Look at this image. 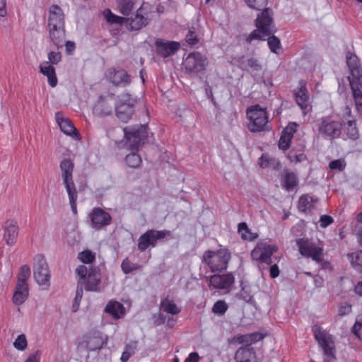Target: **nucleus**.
Listing matches in <instances>:
<instances>
[{
	"label": "nucleus",
	"instance_id": "c756f323",
	"mask_svg": "<svg viewBox=\"0 0 362 362\" xmlns=\"http://www.w3.org/2000/svg\"><path fill=\"white\" fill-rule=\"evenodd\" d=\"M40 72L46 76L48 78V82L51 87L54 88L57 83V79L55 74V69L52 64L48 62H43L40 65Z\"/></svg>",
	"mask_w": 362,
	"mask_h": 362
},
{
	"label": "nucleus",
	"instance_id": "cd10ccee",
	"mask_svg": "<svg viewBox=\"0 0 362 362\" xmlns=\"http://www.w3.org/2000/svg\"><path fill=\"white\" fill-rule=\"evenodd\" d=\"M4 238L8 245L16 243L18 235V226L13 221H7L4 225Z\"/></svg>",
	"mask_w": 362,
	"mask_h": 362
},
{
	"label": "nucleus",
	"instance_id": "6e6552de",
	"mask_svg": "<svg viewBox=\"0 0 362 362\" xmlns=\"http://www.w3.org/2000/svg\"><path fill=\"white\" fill-rule=\"evenodd\" d=\"M117 95L114 93L105 92L101 94L93 105V114L99 117H106L112 115Z\"/></svg>",
	"mask_w": 362,
	"mask_h": 362
},
{
	"label": "nucleus",
	"instance_id": "5fc2aeb1",
	"mask_svg": "<svg viewBox=\"0 0 362 362\" xmlns=\"http://www.w3.org/2000/svg\"><path fill=\"white\" fill-rule=\"evenodd\" d=\"M230 344H246L248 346V337L247 334H237L234 336L229 341Z\"/></svg>",
	"mask_w": 362,
	"mask_h": 362
},
{
	"label": "nucleus",
	"instance_id": "49530a36",
	"mask_svg": "<svg viewBox=\"0 0 362 362\" xmlns=\"http://www.w3.org/2000/svg\"><path fill=\"white\" fill-rule=\"evenodd\" d=\"M121 267L124 273L129 274L139 269L140 266L132 262L128 258H126L122 261Z\"/></svg>",
	"mask_w": 362,
	"mask_h": 362
},
{
	"label": "nucleus",
	"instance_id": "a18cd8bd",
	"mask_svg": "<svg viewBox=\"0 0 362 362\" xmlns=\"http://www.w3.org/2000/svg\"><path fill=\"white\" fill-rule=\"evenodd\" d=\"M30 274V268L28 265L24 264L21 266L17 277V282L28 283Z\"/></svg>",
	"mask_w": 362,
	"mask_h": 362
},
{
	"label": "nucleus",
	"instance_id": "338daca9",
	"mask_svg": "<svg viewBox=\"0 0 362 362\" xmlns=\"http://www.w3.org/2000/svg\"><path fill=\"white\" fill-rule=\"evenodd\" d=\"M269 274L272 279L276 278L279 275V269L276 264L270 267Z\"/></svg>",
	"mask_w": 362,
	"mask_h": 362
},
{
	"label": "nucleus",
	"instance_id": "dca6fc26",
	"mask_svg": "<svg viewBox=\"0 0 362 362\" xmlns=\"http://www.w3.org/2000/svg\"><path fill=\"white\" fill-rule=\"evenodd\" d=\"M341 123L330 117H324L319 125V132L325 137L335 139L340 136Z\"/></svg>",
	"mask_w": 362,
	"mask_h": 362
},
{
	"label": "nucleus",
	"instance_id": "9d476101",
	"mask_svg": "<svg viewBox=\"0 0 362 362\" xmlns=\"http://www.w3.org/2000/svg\"><path fill=\"white\" fill-rule=\"evenodd\" d=\"M170 235V232L167 230H148L139 237L138 240V249L141 252H144L149 247H154L158 240L163 239Z\"/></svg>",
	"mask_w": 362,
	"mask_h": 362
},
{
	"label": "nucleus",
	"instance_id": "423d86ee",
	"mask_svg": "<svg viewBox=\"0 0 362 362\" xmlns=\"http://www.w3.org/2000/svg\"><path fill=\"white\" fill-rule=\"evenodd\" d=\"M314 337L323 351L325 362H334L335 344L332 335L322 329L320 326L313 327Z\"/></svg>",
	"mask_w": 362,
	"mask_h": 362
},
{
	"label": "nucleus",
	"instance_id": "f8f14e48",
	"mask_svg": "<svg viewBox=\"0 0 362 362\" xmlns=\"http://www.w3.org/2000/svg\"><path fill=\"white\" fill-rule=\"evenodd\" d=\"M76 274L81 279H85L87 276L84 288L88 291H97L100 282V274L96 269H90L88 271L85 265H80L76 269Z\"/></svg>",
	"mask_w": 362,
	"mask_h": 362
},
{
	"label": "nucleus",
	"instance_id": "37998d69",
	"mask_svg": "<svg viewBox=\"0 0 362 362\" xmlns=\"http://www.w3.org/2000/svg\"><path fill=\"white\" fill-rule=\"evenodd\" d=\"M78 258L83 264H92L95 260V255L92 251L85 250L78 253Z\"/></svg>",
	"mask_w": 362,
	"mask_h": 362
},
{
	"label": "nucleus",
	"instance_id": "f257e3e1",
	"mask_svg": "<svg viewBox=\"0 0 362 362\" xmlns=\"http://www.w3.org/2000/svg\"><path fill=\"white\" fill-rule=\"evenodd\" d=\"M126 145L132 151H138L147 139V127L139 125L136 127H126L123 129ZM125 162L130 168H137L141 163V158L139 154L132 152L125 158Z\"/></svg>",
	"mask_w": 362,
	"mask_h": 362
},
{
	"label": "nucleus",
	"instance_id": "2f4dec72",
	"mask_svg": "<svg viewBox=\"0 0 362 362\" xmlns=\"http://www.w3.org/2000/svg\"><path fill=\"white\" fill-rule=\"evenodd\" d=\"M259 165L262 168H272L279 170L281 168L279 160L267 153H262L259 159Z\"/></svg>",
	"mask_w": 362,
	"mask_h": 362
},
{
	"label": "nucleus",
	"instance_id": "bb28decb",
	"mask_svg": "<svg viewBox=\"0 0 362 362\" xmlns=\"http://www.w3.org/2000/svg\"><path fill=\"white\" fill-rule=\"evenodd\" d=\"M49 36L57 49L63 47L65 42V27H48Z\"/></svg>",
	"mask_w": 362,
	"mask_h": 362
},
{
	"label": "nucleus",
	"instance_id": "4d7b16f0",
	"mask_svg": "<svg viewBox=\"0 0 362 362\" xmlns=\"http://www.w3.org/2000/svg\"><path fill=\"white\" fill-rule=\"evenodd\" d=\"M185 41L190 46H194L199 42L198 35L192 30H189L187 35L185 37Z\"/></svg>",
	"mask_w": 362,
	"mask_h": 362
},
{
	"label": "nucleus",
	"instance_id": "13d9d810",
	"mask_svg": "<svg viewBox=\"0 0 362 362\" xmlns=\"http://www.w3.org/2000/svg\"><path fill=\"white\" fill-rule=\"evenodd\" d=\"M49 64H57L62 59V54L59 52H49L48 53Z\"/></svg>",
	"mask_w": 362,
	"mask_h": 362
},
{
	"label": "nucleus",
	"instance_id": "0e129e2a",
	"mask_svg": "<svg viewBox=\"0 0 362 362\" xmlns=\"http://www.w3.org/2000/svg\"><path fill=\"white\" fill-rule=\"evenodd\" d=\"M41 353L40 351H36L35 353L30 354L24 362H40Z\"/></svg>",
	"mask_w": 362,
	"mask_h": 362
},
{
	"label": "nucleus",
	"instance_id": "052dcab7",
	"mask_svg": "<svg viewBox=\"0 0 362 362\" xmlns=\"http://www.w3.org/2000/svg\"><path fill=\"white\" fill-rule=\"evenodd\" d=\"M351 312V305L349 303H342L340 304L339 308V315L340 316H344L345 315H347Z\"/></svg>",
	"mask_w": 362,
	"mask_h": 362
},
{
	"label": "nucleus",
	"instance_id": "4468645a",
	"mask_svg": "<svg viewBox=\"0 0 362 362\" xmlns=\"http://www.w3.org/2000/svg\"><path fill=\"white\" fill-rule=\"evenodd\" d=\"M214 273L208 278V286L211 290H229L235 282V276L232 272L220 274Z\"/></svg>",
	"mask_w": 362,
	"mask_h": 362
},
{
	"label": "nucleus",
	"instance_id": "5701e85b",
	"mask_svg": "<svg viewBox=\"0 0 362 362\" xmlns=\"http://www.w3.org/2000/svg\"><path fill=\"white\" fill-rule=\"evenodd\" d=\"M65 27V15L58 5H52L49 8L47 27Z\"/></svg>",
	"mask_w": 362,
	"mask_h": 362
},
{
	"label": "nucleus",
	"instance_id": "a19ab883",
	"mask_svg": "<svg viewBox=\"0 0 362 362\" xmlns=\"http://www.w3.org/2000/svg\"><path fill=\"white\" fill-rule=\"evenodd\" d=\"M267 37V44L269 49L274 53L279 54L281 50L280 40L274 35H269Z\"/></svg>",
	"mask_w": 362,
	"mask_h": 362
},
{
	"label": "nucleus",
	"instance_id": "de8ad7c7",
	"mask_svg": "<svg viewBox=\"0 0 362 362\" xmlns=\"http://www.w3.org/2000/svg\"><path fill=\"white\" fill-rule=\"evenodd\" d=\"M291 139L292 137L289 134H285L282 132L279 141V148L282 149L283 151L287 150L290 147Z\"/></svg>",
	"mask_w": 362,
	"mask_h": 362
},
{
	"label": "nucleus",
	"instance_id": "a878e982",
	"mask_svg": "<svg viewBox=\"0 0 362 362\" xmlns=\"http://www.w3.org/2000/svg\"><path fill=\"white\" fill-rule=\"evenodd\" d=\"M28 283L16 282L14 293L12 297L13 303L16 305H21L28 299Z\"/></svg>",
	"mask_w": 362,
	"mask_h": 362
},
{
	"label": "nucleus",
	"instance_id": "20e7f679",
	"mask_svg": "<svg viewBox=\"0 0 362 362\" xmlns=\"http://www.w3.org/2000/svg\"><path fill=\"white\" fill-rule=\"evenodd\" d=\"M246 115L248 120L247 129L256 133L268 129L269 113L267 108L259 105H254L247 108Z\"/></svg>",
	"mask_w": 362,
	"mask_h": 362
},
{
	"label": "nucleus",
	"instance_id": "f3484780",
	"mask_svg": "<svg viewBox=\"0 0 362 362\" xmlns=\"http://www.w3.org/2000/svg\"><path fill=\"white\" fill-rule=\"evenodd\" d=\"M145 4H143L136 10V13L134 16L125 18V23L129 30H139L148 24L150 18L145 12Z\"/></svg>",
	"mask_w": 362,
	"mask_h": 362
},
{
	"label": "nucleus",
	"instance_id": "4be33fe9",
	"mask_svg": "<svg viewBox=\"0 0 362 362\" xmlns=\"http://www.w3.org/2000/svg\"><path fill=\"white\" fill-rule=\"evenodd\" d=\"M55 119L62 132L76 139H81V135L69 119L64 117L62 112H57L55 113Z\"/></svg>",
	"mask_w": 362,
	"mask_h": 362
},
{
	"label": "nucleus",
	"instance_id": "39448f33",
	"mask_svg": "<svg viewBox=\"0 0 362 362\" xmlns=\"http://www.w3.org/2000/svg\"><path fill=\"white\" fill-rule=\"evenodd\" d=\"M136 102V99L132 98L128 92H121L117 95L115 111L119 121L127 123L132 118Z\"/></svg>",
	"mask_w": 362,
	"mask_h": 362
},
{
	"label": "nucleus",
	"instance_id": "2eb2a0df",
	"mask_svg": "<svg viewBox=\"0 0 362 362\" xmlns=\"http://www.w3.org/2000/svg\"><path fill=\"white\" fill-rule=\"evenodd\" d=\"M207 64V58L199 52L190 53L183 62L185 69L189 73L204 71Z\"/></svg>",
	"mask_w": 362,
	"mask_h": 362
},
{
	"label": "nucleus",
	"instance_id": "473e14b6",
	"mask_svg": "<svg viewBox=\"0 0 362 362\" xmlns=\"http://www.w3.org/2000/svg\"><path fill=\"white\" fill-rule=\"evenodd\" d=\"M295 99L304 114L311 110V100L308 92H295Z\"/></svg>",
	"mask_w": 362,
	"mask_h": 362
},
{
	"label": "nucleus",
	"instance_id": "f704fd0d",
	"mask_svg": "<svg viewBox=\"0 0 362 362\" xmlns=\"http://www.w3.org/2000/svg\"><path fill=\"white\" fill-rule=\"evenodd\" d=\"M253 354L252 348L243 346L237 350L235 354V359L237 362H250Z\"/></svg>",
	"mask_w": 362,
	"mask_h": 362
},
{
	"label": "nucleus",
	"instance_id": "bf43d9fd",
	"mask_svg": "<svg viewBox=\"0 0 362 362\" xmlns=\"http://www.w3.org/2000/svg\"><path fill=\"white\" fill-rule=\"evenodd\" d=\"M356 108L358 112H362V92H352Z\"/></svg>",
	"mask_w": 362,
	"mask_h": 362
},
{
	"label": "nucleus",
	"instance_id": "aec40b11",
	"mask_svg": "<svg viewBox=\"0 0 362 362\" xmlns=\"http://www.w3.org/2000/svg\"><path fill=\"white\" fill-rule=\"evenodd\" d=\"M62 172V178L63 184L66 191L76 189V186L73 180V172L74 164L70 159H64L60 163L59 165Z\"/></svg>",
	"mask_w": 362,
	"mask_h": 362
},
{
	"label": "nucleus",
	"instance_id": "9b49d317",
	"mask_svg": "<svg viewBox=\"0 0 362 362\" xmlns=\"http://www.w3.org/2000/svg\"><path fill=\"white\" fill-rule=\"evenodd\" d=\"M34 260L33 274L36 282L40 286H49L50 272L46 259L43 255H37Z\"/></svg>",
	"mask_w": 362,
	"mask_h": 362
},
{
	"label": "nucleus",
	"instance_id": "6e6d98bb",
	"mask_svg": "<svg viewBox=\"0 0 362 362\" xmlns=\"http://www.w3.org/2000/svg\"><path fill=\"white\" fill-rule=\"evenodd\" d=\"M83 296V288H77L76 292V296L73 303L72 305V310L73 312H76L79 308L80 302L82 299Z\"/></svg>",
	"mask_w": 362,
	"mask_h": 362
},
{
	"label": "nucleus",
	"instance_id": "6ab92c4d",
	"mask_svg": "<svg viewBox=\"0 0 362 362\" xmlns=\"http://www.w3.org/2000/svg\"><path fill=\"white\" fill-rule=\"evenodd\" d=\"M91 226L95 230H100L109 226L112 222L111 215L99 207H95L89 214Z\"/></svg>",
	"mask_w": 362,
	"mask_h": 362
},
{
	"label": "nucleus",
	"instance_id": "09e8293b",
	"mask_svg": "<svg viewBox=\"0 0 362 362\" xmlns=\"http://www.w3.org/2000/svg\"><path fill=\"white\" fill-rule=\"evenodd\" d=\"M228 310L226 303L222 300L216 301L212 308V311L215 314L223 315Z\"/></svg>",
	"mask_w": 362,
	"mask_h": 362
},
{
	"label": "nucleus",
	"instance_id": "393cba45",
	"mask_svg": "<svg viewBox=\"0 0 362 362\" xmlns=\"http://www.w3.org/2000/svg\"><path fill=\"white\" fill-rule=\"evenodd\" d=\"M155 45L157 53L164 58L175 54L180 46L179 42L165 41L161 39H158Z\"/></svg>",
	"mask_w": 362,
	"mask_h": 362
},
{
	"label": "nucleus",
	"instance_id": "c85d7f7f",
	"mask_svg": "<svg viewBox=\"0 0 362 362\" xmlns=\"http://www.w3.org/2000/svg\"><path fill=\"white\" fill-rule=\"evenodd\" d=\"M317 201V199L313 196L308 194H303L299 198L298 209L300 212H311Z\"/></svg>",
	"mask_w": 362,
	"mask_h": 362
},
{
	"label": "nucleus",
	"instance_id": "4c0bfd02",
	"mask_svg": "<svg viewBox=\"0 0 362 362\" xmlns=\"http://www.w3.org/2000/svg\"><path fill=\"white\" fill-rule=\"evenodd\" d=\"M298 183V178L295 173H287L284 176L282 186L287 191L293 189Z\"/></svg>",
	"mask_w": 362,
	"mask_h": 362
},
{
	"label": "nucleus",
	"instance_id": "69168bd1",
	"mask_svg": "<svg viewBox=\"0 0 362 362\" xmlns=\"http://www.w3.org/2000/svg\"><path fill=\"white\" fill-rule=\"evenodd\" d=\"M297 130V124L296 123H290L282 132L285 134H289L290 136L293 138V133H295Z\"/></svg>",
	"mask_w": 362,
	"mask_h": 362
},
{
	"label": "nucleus",
	"instance_id": "58836bf2",
	"mask_svg": "<svg viewBox=\"0 0 362 362\" xmlns=\"http://www.w3.org/2000/svg\"><path fill=\"white\" fill-rule=\"evenodd\" d=\"M347 136L351 140H356L358 138V130L354 120L347 121V127L346 129Z\"/></svg>",
	"mask_w": 362,
	"mask_h": 362
},
{
	"label": "nucleus",
	"instance_id": "ea45409f",
	"mask_svg": "<svg viewBox=\"0 0 362 362\" xmlns=\"http://www.w3.org/2000/svg\"><path fill=\"white\" fill-rule=\"evenodd\" d=\"M104 15L110 23L122 25L125 23V18L114 14L110 9H106L104 11Z\"/></svg>",
	"mask_w": 362,
	"mask_h": 362
},
{
	"label": "nucleus",
	"instance_id": "e433bc0d",
	"mask_svg": "<svg viewBox=\"0 0 362 362\" xmlns=\"http://www.w3.org/2000/svg\"><path fill=\"white\" fill-rule=\"evenodd\" d=\"M117 8L120 13L128 16L134 8V0H116Z\"/></svg>",
	"mask_w": 362,
	"mask_h": 362
},
{
	"label": "nucleus",
	"instance_id": "774afa93",
	"mask_svg": "<svg viewBox=\"0 0 362 362\" xmlns=\"http://www.w3.org/2000/svg\"><path fill=\"white\" fill-rule=\"evenodd\" d=\"M199 356L197 352H192L186 359V362H199Z\"/></svg>",
	"mask_w": 362,
	"mask_h": 362
},
{
	"label": "nucleus",
	"instance_id": "f03ea898",
	"mask_svg": "<svg viewBox=\"0 0 362 362\" xmlns=\"http://www.w3.org/2000/svg\"><path fill=\"white\" fill-rule=\"evenodd\" d=\"M231 259V252L227 247H220L216 250H208L202 255V262L212 273H222L227 270Z\"/></svg>",
	"mask_w": 362,
	"mask_h": 362
},
{
	"label": "nucleus",
	"instance_id": "72a5a7b5",
	"mask_svg": "<svg viewBox=\"0 0 362 362\" xmlns=\"http://www.w3.org/2000/svg\"><path fill=\"white\" fill-rule=\"evenodd\" d=\"M160 310L174 315L180 313L181 309L177 307L173 300H170L168 298H165L160 302Z\"/></svg>",
	"mask_w": 362,
	"mask_h": 362
},
{
	"label": "nucleus",
	"instance_id": "412c9836",
	"mask_svg": "<svg viewBox=\"0 0 362 362\" xmlns=\"http://www.w3.org/2000/svg\"><path fill=\"white\" fill-rule=\"evenodd\" d=\"M231 63L243 70L252 71L262 70V65L259 60L254 57L246 58L243 55H236L231 57Z\"/></svg>",
	"mask_w": 362,
	"mask_h": 362
},
{
	"label": "nucleus",
	"instance_id": "1a4fd4ad",
	"mask_svg": "<svg viewBox=\"0 0 362 362\" xmlns=\"http://www.w3.org/2000/svg\"><path fill=\"white\" fill-rule=\"evenodd\" d=\"M300 255L305 257H310L316 262H320L323 253V248L315 243L307 239L299 238L296 241Z\"/></svg>",
	"mask_w": 362,
	"mask_h": 362
},
{
	"label": "nucleus",
	"instance_id": "ddd939ff",
	"mask_svg": "<svg viewBox=\"0 0 362 362\" xmlns=\"http://www.w3.org/2000/svg\"><path fill=\"white\" fill-rule=\"evenodd\" d=\"M278 250L275 245H270L267 243H260L252 250L251 257L253 259L267 264H272V256Z\"/></svg>",
	"mask_w": 362,
	"mask_h": 362
},
{
	"label": "nucleus",
	"instance_id": "864d4df0",
	"mask_svg": "<svg viewBox=\"0 0 362 362\" xmlns=\"http://www.w3.org/2000/svg\"><path fill=\"white\" fill-rule=\"evenodd\" d=\"M352 331L358 339H362V315L357 317Z\"/></svg>",
	"mask_w": 362,
	"mask_h": 362
},
{
	"label": "nucleus",
	"instance_id": "0eeeda50",
	"mask_svg": "<svg viewBox=\"0 0 362 362\" xmlns=\"http://www.w3.org/2000/svg\"><path fill=\"white\" fill-rule=\"evenodd\" d=\"M346 64L350 71L347 77L351 90H362V68L358 57L351 52L346 54Z\"/></svg>",
	"mask_w": 362,
	"mask_h": 362
},
{
	"label": "nucleus",
	"instance_id": "a211bd4d",
	"mask_svg": "<svg viewBox=\"0 0 362 362\" xmlns=\"http://www.w3.org/2000/svg\"><path fill=\"white\" fill-rule=\"evenodd\" d=\"M107 338L104 337L100 332H94L83 336L80 344L88 351L100 349L107 344Z\"/></svg>",
	"mask_w": 362,
	"mask_h": 362
},
{
	"label": "nucleus",
	"instance_id": "680f3d73",
	"mask_svg": "<svg viewBox=\"0 0 362 362\" xmlns=\"http://www.w3.org/2000/svg\"><path fill=\"white\" fill-rule=\"evenodd\" d=\"M334 222V219L331 216L322 215L320 218V224L321 228H327Z\"/></svg>",
	"mask_w": 362,
	"mask_h": 362
},
{
	"label": "nucleus",
	"instance_id": "b1692460",
	"mask_svg": "<svg viewBox=\"0 0 362 362\" xmlns=\"http://www.w3.org/2000/svg\"><path fill=\"white\" fill-rule=\"evenodd\" d=\"M107 78L114 85L122 88L126 87L131 83L130 76L122 69H110L107 74Z\"/></svg>",
	"mask_w": 362,
	"mask_h": 362
},
{
	"label": "nucleus",
	"instance_id": "7c9ffc66",
	"mask_svg": "<svg viewBox=\"0 0 362 362\" xmlns=\"http://www.w3.org/2000/svg\"><path fill=\"white\" fill-rule=\"evenodd\" d=\"M105 312L114 319H119L124 315L125 310L123 305L117 301L110 300L106 305Z\"/></svg>",
	"mask_w": 362,
	"mask_h": 362
},
{
	"label": "nucleus",
	"instance_id": "3c124183",
	"mask_svg": "<svg viewBox=\"0 0 362 362\" xmlns=\"http://www.w3.org/2000/svg\"><path fill=\"white\" fill-rule=\"evenodd\" d=\"M247 6L256 10H262L267 5V0H245Z\"/></svg>",
	"mask_w": 362,
	"mask_h": 362
},
{
	"label": "nucleus",
	"instance_id": "c03bdc74",
	"mask_svg": "<svg viewBox=\"0 0 362 362\" xmlns=\"http://www.w3.org/2000/svg\"><path fill=\"white\" fill-rule=\"evenodd\" d=\"M13 347L18 351H25L28 347V340L25 334H19L13 343Z\"/></svg>",
	"mask_w": 362,
	"mask_h": 362
},
{
	"label": "nucleus",
	"instance_id": "8fccbe9b",
	"mask_svg": "<svg viewBox=\"0 0 362 362\" xmlns=\"http://www.w3.org/2000/svg\"><path fill=\"white\" fill-rule=\"evenodd\" d=\"M69 199V204L71 205V210L74 214L77 213V207H76V202L78 199V193L77 190L72 189L70 191H66Z\"/></svg>",
	"mask_w": 362,
	"mask_h": 362
},
{
	"label": "nucleus",
	"instance_id": "e2e57ef3",
	"mask_svg": "<svg viewBox=\"0 0 362 362\" xmlns=\"http://www.w3.org/2000/svg\"><path fill=\"white\" fill-rule=\"evenodd\" d=\"M248 337V345H251L255 342H257L263 339V335L259 332H254L247 334Z\"/></svg>",
	"mask_w": 362,
	"mask_h": 362
},
{
	"label": "nucleus",
	"instance_id": "c9c22d12",
	"mask_svg": "<svg viewBox=\"0 0 362 362\" xmlns=\"http://www.w3.org/2000/svg\"><path fill=\"white\" fill-rule=\"evenodd\" d=\"M238 232L244 240L252 241L258 237L257 233H254L251 231L245 222H241L238 224Z\"/></svg>",
	"mask_w": 362,
	"mask_h": 362
},
{
	"label": "nucleus",
	"instance_id": "7ed1b4c3",
	"mask_svg": "<svg viewBox=\"0 0 362 362\" xmlns=\"http://www.w3.org/2000/svg\"><path fill=\"white\" fill-rule=\"evenodd\" d=\"M257 29L254 30L247 37V41L251 42L253 40H266V37L271 35L275 32L273 23V12L269 8H263L258 13L255 20Z\"/></svg>",
	"mask_w": 362,
	"mask_h": 362
},
{
	"label": "nucleus",
	"instance_id": "79ce46f5",
	"mask_svg": "<svg viewBox=\"0 0 362 362\" xmlns=\"http://www.w3.org/2000/svg\"><path fill=\"white\" fill-rule=\"evenodd\" d=\"M349 257L352 266L355 269L362 271V250L351 253Z\"/></svg>",
	"mask_w": 362,
	"mask_h": 362
},
{
	"label": "nucleus",
	"instance_id": "603ef678",
	"mask_svg": "<svg viewBox=\"0 0 362 362\" xmlns=\"http://www.w3.org/2000/svg\"><path fill=\"white\" fill-rule=\"evenodd\" d=\"M346 165V163L343 159H337L332 160L329 164V168L331 170H337L339 171H343Z\"/></svg>",
	"mask_w": 362,
	"mask_h": 362
}]
</instances>
